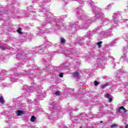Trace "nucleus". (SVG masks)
Wrapping results in <instances>:
<instances>
[{
    "instance_id": "16",
    "label": "nucleus",
    "mask_w": 128,
    "mask_h": 128,
    "mask_svg": "<svg viewBox=\"0 0 128 128\" xmlns=\"http://www.w3.org/2000/svg\"><path fill=\"white\" fill-rule=\"evenodd\" d=\"M0 48H2V50H4V48H2V46L0 47Z\"/></svg>"
},
{
    "instance_id": "3",
    "label": "nucleus",
    "mask_w": 128,
    "mask_h": 128,
    "mask_svg": "<svg viewBox=\"0 0 128 128\" xmlns=\"http://www.w3.org/2000/svg\"><path fill=\"white\" fill-rule=\"evenodd\" d=\"M16 114L17 116H22L24 114V112L20 110H18L16 111Z\"/></svg>"
},
{
    "instance_id": "5",
    "label": "nucleus",
    "mask_w": 128,
    "mask_h": 128,
    "mask_svg": "<svg viewBox=\"0 0 128 128\" xmlns=\"http://www.w3.org/2000/svg\"><path fill=\"white\" fill-rule=\"evenodd\" d=\"M36 120V118L35 116H32L30 118V120L32 122H34V120Z\"/></svg>"
},
{
    "instance_id": "13",
    "label": "nucleus",
    "mask_w": 128,
    "mask_h": 128,
    "mask_svg": "<svg viewBox=\"0 0 128 128\" xmlns=\"http://www.w3.org/2000/svg\"><path fill=\"white\" fill-rule=\"evenodd\" d=\"M55 94L56 96H60V91H57L55 92Z\"/></svg>"
},
{
    "instance_id": "17",
    "label": "nucleus",
    "mask_w": 128,
    "mask_h": 128,
    "mask_svg": "<svg viewBox=\"0 0 128 128\" xmlns=\"http://www.w3.org/2000/svg\"><path fill=\"white\" fill-rule=\"evenodd\" d=\"M102 122V121H101V122Z\"/></svg>"
},
{
    "instance_id": "8",
    "label": "nucleus",
    "mask_w": 128,
    "mask_h": 128,
    "mask_svg": "<svg viewBox=\"0 0 128 128\" xmlns=\"http://www.w3.org/2000/svg\"><path fill=\"white\" fill-rule=\"evenodd\" d=\"M60 40L62 44H66V41L64 40V38H62Z\"/></svg>"
},
{
    "instance_id": "11",
    "label": "nucleus",
    "mask_w": 128,
    "mask_h": 128,
    "mask_svg": "<svg viewBox=\"0 0 128 128\" xmlns=\"http://www.w3.org/2000/svg\"><path fill=\"white\" fill-rule=\"evenodd\" d=\"M98 84H100V82H98L95 80L94 82V86H98Z\"/></svg>"
},
{
    "instance_id": "4",
    "label": "nucleus",
    "mask_w": 128,
    "mask_h": 128,
    "mask_svg": "<svg viewBox=\"0 0 128 128\" xmlns=\"http://www.w3.org/2000/svg\"><path fill=\"white\" fill-rule=\"evenodd\" d=\"M74 78H78L80 76V73L78 72H76L73 74Z\"/></svg>"
},
{
    "instance_id": "15",
    "label": "nucleus",
    "mask_w": 128,
    "mask_h": 128,
    "mask_svg": "<svg viewBox=\"0 0 128 128\" xmlns=\"http://www.w3.org/2000/svg\"><path fill=\"white\" fill-rule=\"evenodd\" d=\"M126 128H128V124H126Z\"/></svg>"
},
{
    "instance_id": "1",
    "label": "nucleus",
    "mask_w": 128,
    "mask_h": 128,
    "mask_svg": "<svg viewBox=\"0 0 128 128\" xmlns=\"http://www.w3.org/2000/svg\"><path fill=\"white\" fill-rule=\"evenodd\" d=\"M105 98H108L109 102H112V98H110V94H107L105 95Z\"/></svg>"
},
{
    "instance_id": "9",
    "label": "nucleus",
    "mask_w": 128,
    "mask_h": 128,
    "mask_svg": "<svg viewBox=\"0 0 128 128\" xmlns=\"http://www.w3.org/2000/svg\"><path fill=\"white\" fill-rule=\"evenodd\" d=\"M106 86H108V84H105L102 85L101 86L102 88H106Z\"/></svg>"
},
{
    "instance_id": "6",
    "label": "nucleus",
    "mask_w": 128,
    "mask_h": 128,
    "mask_svg": "<svg viewBox=\"0 0 128 128\" xmlns=\"http://www.w3.org/2000/svg\"><path fill=\"white\" fill-rule=\"evenodd\" d=\"M0 104H4V96H2L0 97Z\"/></svg>"
},
{
    "instance_id": "2",
    "label": "nucleus",
    "mask_w": 128,
    "mask_h": 128,
    "mask_svg": "<svg viewBox=\"0 0 128 128\" xmlns=\"http://www.w3.org/2000/svg\"><path fill=\"white\" fill-rule=\"evenodd\" d=\"M121 110H123L124 112H128V110H126V108H124V107L123 106H122L121 107H120L119 108L118 112H120Z\"/></svg>"
},
{
    "instance_id": "14",
    "label": "nucleus",
    "mask_w": 128,
    "mask_h": 128,
    "mask_svg": "<svg viewBox=\"0 0 128 128\" xmlns=\"http://www.w3.org/2000/svg\"><path fill=\"white\" fill-rule=\"evenodd\" d=\"M59 76L60 78H62L64 76V74L62 73H60V74H59Z\"/></svg>"
},
{
    "instance_id": "12",
    "label": "nucleus",
    "mask_w": 128,
    "mask_h": 128,
    "mask_svg": "<svg viewBox=\"0 0 128 128\" xmlns=\"http://www.w3.org/2000/svg\"><path fill=\"white\" fill-rule=\"evenodd\" d=\"M110 128H118V126H116V124H114L111 125Z\"/></svg>"
},
{
    "instance_id": "7",
    "label": "nucleus",
    "mask_w": 128,
    "mask_h": 128,
    "mask_svg": "<svg viewBox=\"0 0 128 128\" xmlns=\"http://www.w3.org/2000/svg\"><path fill=\"white\" fill-rule=\"evenodd\" d=\"M17 32L20 34H24V32H22V28H18V30H17Z\"/></svg>"
},
{
    "instance_id": "10",
    "label": "nucleus",
    "mask_w": 128,
    "mask_h": 128,
    "mask_svg": "<svg viewBox=\"0 0 128 128\" xmlns=\"http://www.w3.org/2000/svg\"><path fill=\"white\" fill-rule=\"evenodd\" d=\"M102 42H98L97 44L98 46V48H102Z\"/></svg>"
}]
</instances>
